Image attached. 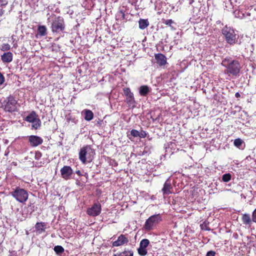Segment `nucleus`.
Masks as SVG:
<instances>
[{"label": "nucleus", "mask_w": 256, "mask_h": 256, "mask_svg": "<svg viewBox=\"0 0 256 256\" xmlns=\"http://www.w3.org/2000/svg\"><path fill=\"white\" fill-rule=\"evenodd\" d=\"M222 65L226 68L224 73L228 76H238L242 68L241 65L238 60L230 58H225L222 62Z\"/></svg>", "instance_id": "nucleus-1"}, {"label": "nucleus", "mask_w": 256, "mask_h": 256, "mask_svg": "<svg viewBox=\"0 0 256 256\" xmlns=\"http://www.w3.org/2000/svg\"><path fill=\"white\" fill-rule=\"evenodd\" d=\"M94 155V150L90 146L86 145L80 149L79 159L82 164H85L92 162Z\"/></svg>", "instance_id": "nucleus-2"}, {"label": "nucleus", "mask_w": 256, "mask_h": 256, "mask_svg": "<svg viewBox=\"0 0 256 256\" xmlns=\"http://www.w3.org/2000/svg\"><path fill=\"white\" fill-rule=\"evenodd\" d=\"M222 32L228 44L233 45L238 42V36L233 28L226 26L222 29Z\"/></svg>", "instance_id": "nucleus-3"}, {"label": "nucleus", "mask_w": 256, "mask_h": 256, "mask_svg": "<svg viewBox=\"0 0 256 256\" xmlns=\"http://www.w3.org/2000/svg\"><path fill=\"white\" fill-rule=\"evenodd\" d=\"M10 194L17 202L22 204H24L28 198V191L19 186H16L15 188H13V190L10 192Z\"/></svg>", "instance_id": "nucleus-4"}, {"label": "nucleus", "mask_w": 256, "mask_h": 256, "mask_svg": "<svg viewBox=\"0 0 256 256\" xmlns=\"http://www.w3.org/2000/svg\"><path fill=\"white\" fill-rule=\"evenodd\" d=\"M18 104L16 98L10 96L2 102V108L6 112H12L17 110Z\"/></svg>", "instance_id": "nucleus-5"}, {"label": "nucleus", "mask_w": 256, "mask_h": 256, "mask_svg": "<svg viewBox=\"0 0 256 256\" xmlns=\"http://www.w3.org/2000/svg\"><path fill=\"white\" fill-rule=\"evenodd\" d=\"M162 220V218L160 214L152 215L146 220L144 228L146 230H152Z\"/></svg>", "instance_id": "nucleus-6"}, {"label": "nucleus", "mask_w": 256, "mask_h": 256, "mask_svg": "<svg viewBox=\"0 0 256 256\" xmlns=\"http://www.w3.org/2000/svg\"><path fill=\"white\" fill-rule=\"evenodd\" d=\"M64 18L60 16L55 17L52 23V30L53 32H60L64 29Z\"/></svg>", "instance_id": "nucleus-7"}, {"label": "nucleus", "mask_w": 256, "mask_h": 256, "mask_svg": "<svg viewBox=\"0 0 256 256\" xmlns=\"http://www.w3.org/2000/svg\"><path fill=\"white\" fill-rule=\"evenodd\" d=\"M25 120L32 123V128L37 130L41 126V121L36 112L32 111L25 118Z\"/></svg>", "instance_id": "nucleus-8"}, {"label": "nucleus", "mask_w": 256, "mask_h": 256, "mask_svg": "<svg viewBox=\"0 0 256 256\" xmlns=\"http://www.w3.org/2000/svg\"><path fill=\"white\" fill-rule=\"evenodd\" d=\"M255 14L254 10H253L252 12H247L245 13L240 10H236L234 12V14L236 18L240 19H246L247 22L254 20L255 19L254 15Z\"/></svg>", "instance_id": "nucleus-9"}, {"label": "nucleus", "mask_w": 256, "mask_h": 256, "mask_svg": "<svg viewBox=\"0 0 256 256\" xmlns=\"http://www.w3.org/2000/svg\"><path fill=\"white\" fill-rule=\"evenodd\" d=\"M101 212V206L98 203L94 204L91 208L87 210V214L89 216H98Z\"/></svg>", "instance_id": "nucleus-10"}, {"label": "nucleus", "mask_w": 256, "mask_h": 256, "mask_svg": "<svg viewBox=\"0 0 256 256\" xmlns=\"http://www.w3.org/2000/svg\"><path fill=\"white\" fill-rule=\"evenodd\" d=\"M128 242V238L126 235L122 234L116 240L112 242V246L114 247L120 246L126 244Z\"/></svg>", "instance_id": "nucleus-11"}, {"label": "nucleus", "mask_w": 256, "mask_h": 256, "mask_svg": "<svg viewBox=\"0 0 256 256\" xmlns=\"http://www.w3.org/2000/svg\"><path fill=\"white\" fill-rule=\"evenodd\" d=\"M60 174L62 177L66 180H69L72 174H73V170L70 166H64L60 169Z\"/></svg>", "instance_id": "nucleus-12"}, {"label": "nucleus", "mask_w": 256, "mask_h": 256, "mask_svg": "<svg viewBox=\"0 0 256 256\" xmlns=\"http://www.w3.org/2000/svg\"><path fill=\"white\" fill-rule=\"evenodd\" d=\"M28 140L32 146L36 147L40 144H41L43 142V140L42 138L37 136L32 135L28 136Z\"/></svg>", "instance_id": "nucleus-13"}, {"label": "nucleus", "mask_w": 256, "mask_h": 256, "mask_svg": "<svg viewBox=\"0 0 256 256\" xmlns=\"http://www.w3.org/2000/svg\"><path fill=\"white\" fill-rule=\"evenodd\" d=\"M154 58L160 66H164L166 64V58L164 54H157L154 55Z\"/></svg>", "instance_id": "nucleus-14"}, {"label": "nucleus", "mask_w": 256, "mask_h": 256, "mask_svg": "<svg viewBox=\"0 0 256 256\" xmlns=\"http://www.w3.org/2000/svg\"><path fill=\"white\" fill-rule=\"evenodd\" d=\"M162 191L163 192V194L166 195H168L172 193V186L170 182L168 180H167L164 184Z\"/></svg>", "instance_id": "nucleus-15"}, {"label": "nucleus", "mask_w": 256, "mask_h": 256, "mask_svg": "<svg viewBox=\"0 0 256 256\" xmlns=\"http://www.w3.org/2000/svg\"><path fill=\"white\" fill-rule=\"evenodd\" d=\"M12 54L10 52H4L1 56V59L3 62L10 63L12 60Z\"/></svg>", "instance_id": "nucleus-16"}, {"label": "nucleus", "mask_w": 256, "mask_h": 256, "mask_svg": "<svg viewBox=\"0 0 256 256\" xmlns=\"http://www.w3.org/2000/svg\"><path fill=\"white\" fill-rule=\"evenodd\" d=\"M46 224L45 222H37L35 226L36 232L40 234L44 232L46 228Z\"/></svg>", "instance_id": "nucleus-17"}, {"label": "nucleus", "mask_w": 256, "mask_h": 256, "mask_svg": "<svg viewBox=\"0 0 256 256\" xmlns=\"http://www.w3.org/2000/svg\"><path fill=\"white\" fill-rule=\"evenodd\" d=\"M150 92V88L147 86H142L140 88V94L142 96H146Z\"/></svg>", "instance_id": "nucleus-18"}, {"label": "nucleus", "mask_w": 256, "mask_h": 256, "mask_svg": "<svg viewBox=\"0 0 256 256\" xmlns=\"http://www.w3.org/2000/svg\"><path fill=\"white\" fill-rule=\"evenodd\" d=\"M126 102L129 106H134L136 102L134 98L133 94H131L130 95L126 96Z\"/></svg>", "instance_id": "nucleus-19"}, {"label": "nucleus", "mask_w": 256, "mask_h": 256, "mask_svg": "<svg viewBox=\"0 0 256 256\" xmlns=\"http://www.w3.org/2000/svg\"><path fill=\"white\" fill-rule=\"evenodd\" d=\"M138 23L139 28L142 30L146 28L149 25V22L147 20L140 19Z\"/></svg>", "instance_id": "nucleus-20"}, {"label": "nucleus", "mask_w": 256, "mask_h": 256, "mask_svg": "<svg viewBox=\"0 0 256 256\" xmlns=\"http://www.w3.org/2000/svg\"><path fill=\"white\" fill-rule=\"evenodd\" d=\"M134 252L132 250H125L124 252L114 254V256H133Z\"/></svg>", "instance_id": "nucleus-21"}, {"label": "nucleus", "mask_w": 256, "mask_h": 256, "mask_svg": "<svg viewBox=\"0 0 256 256\" xmlns=\"http://www.w3.org/2000/svg\"><path fill=\"white\" fill-rule=\"evenodd\" d=\"M84 119L86 120H90L94 118V114L92 112L88 110H84Z\"/></svg>", "instance_id": "nucleus-22"}, {"label": "nucleus", "mask_w": 256, "mask_h": 256, "mask_svg": "<svg viewBox=\"0 0 256 256\" xmlns=\"http://www.w3.org/2000/svg\"><path fill=\"white\" fill-rule=\"evenodd\" d=\"M242 220L244 224L250 225L252 223V220L250 216L248 214H244L242 217Z\"/></svg>", "instance_id": "nucleus-23"}, {"label": "nucleus", "mask_w": 256, "mask_h": 256, "mask_svg": "<svg viewBox=\"0 0 256 256\" xmlns=\"http://www.w3.org/2000/svg\"><path fill=\"white\" fill-rule=\"evenodd\" d=\"M38 33L41 36H44L46 34V28L44 26H40L38 28Z\"/></svg>", "instance_id": "nucleus-24"}, {"label": "nucleus", "mask_w": 256, "mask_h": 256, "mask_svg": "<svg viewBox=\"0 0 256 256\" xmlns=\"http://www.w3.org/2000/svg\"><path fill=\"white\" fill-rule=\"evenodd\" d=\"M54 250L58 254H61L64 252V248L60 246H55Z\"/></svg>", "instance_id": "nucleus-25"}, {"label": "nucleus", "mask_w": 256, "mask_h": 256, "mask_svg": "<svg viewBox=\"0 0 256 256\" xmlns=\"http://www.w3.org/2000/svg\"><path fill=\"white\" fill-rule=\"evenodd\" d=\"M150 244V241L148 239H143L140 242V246L146 248Z\"/></svg>", "instance_id": "nucleus-26"}, {"label": "nucleus", "mask_w": 256, "mask_h": 256, "mask_svg": "<svg viewBox=\"0 0 256 256\" xmlns=\"http://www.w3.org/2000/svg\"><path fill=\"white\" fill-rule=\"evenodd\" d=\"M10 49V46L8 44H3L0 47V50L2 51H8Z\"/></svg>", "instance_id": "nucleus-27"}, {"label": "nucleus", "mask_w": 256, "mask_h": 256, "mask_svg": "<svg viewBox=\"0 0 256 256\" xmlns=\"http://www.w3.org/2000/svg\"><path fill=\"white\" fill-rule=\"evenodd\" d=\"M138 254L142 256H144L148 253L147 250L146 248H143L140 246L139 248H138Z\"/></svg>", "instance_id": "nucleus-28"}, {"label": "nucleus", "mask_w": 256, "mask_h": 256, "mask_svg": "<svg viewBox=\"0 0 256 256\" xmlns=\"http://www.w3.org/2000/svg\"><path fill=\"white\" fill-rule=\"evenodd\" d=\"M232 178V176L230 174H224L222 176V180L224 182H228Z\"/></svg>", "instance_id": "nucleus-29"}, {"label": "nucleus", "mask_w": 256, "mask_h": 256, "mask_svg": "<svg viewBox=\"0 0 256 256\" xmlns=\"http://www.w3.org/2000/svg\"><path fill=\"white\" fill-rule=\"evenodd\" d=\"M244 143V141L240 138H236L234 140V145L237 148H240Z\"/></svg>", "instance_id": "nucleus-30"}, {"label": "nucleus", "mask_w": 256, "mask_h": 256, "mask_svg": "<svg viewBox=\"0 0 256 256\" xmlns=\"http://www.w3.org/2000/svg\"><path fill=\"white\" fill-rule=\"evenodd\" d=\"M124 92L126 96L133 94L131 92L130 90L128 88H124Z\"/></svg>", "instance_id": "nucleus-31"}, {"label": "nucleus", "mask_w": 256, "mask_h": 256, "mask_svg": "<svg viewBox=\"0 0 256 256\" xmlns=\"http://www.w3.org/2000/svg\"><path fill=\"white\" fill-rule=\"evenodd\" d=\"M130 134L134 137H138L139 132L136 130H132L130 132Z\"/></svg>", "instance_id": "nucleus-32"}, {"label": "nucleus", "mask_w": 256, "mask_h": 256, "mask_svg": "<svg viewBox=\"0 0 256 256\" xmlns=\"http://www.w3.org/2000/svg\"><path fill=\"white\" fill-rule=\"evenodd\" d=\"M252 220L256 223V208L254 210L252 214Z\"/></svg>", "instance_id": "nucleus-33"}, {"label": "nucleus", "mask_w": 256, "mask_h": 256, "mask_svg": "<svg viewBox=\"0 0 256 256\" xmlns=\"http://www.w3.org/2000/svg\"><path fill=\"white\" fill-rule=\"evenodd\" d=\"M5 80L4 77L2 75V74L0 72V85L2 84Z\"/></svg>", "instance_id": "nucleus-34"}, {"label": "nucleus", "mask_w": 256, "mask_h": 256, "mask_svg": "<svg viewBox=\"0 0 256 256\" xmlns=\"http://www.w3.org/2000/svg\"><path fill=\"white\" fill-rule=\"evenodd\" d=\"M146 134L144 131H142L140 132H139L138 137L141 138H144L146 136Z\"/></svg>", "instance_id": "nucleus-35"}, {"label": "nucleus", "mask_w": 256, "mask_h": 256, "mask_svg": "<svg viewBox=\"0 0 256 256\" xmlns=\"http://www.w3.org/2000/svg\"><path fill=\"white\" fill-rule=\"evenodd\" d=\"M164 23L168 26H170L173 23V21L172 20H165Z\"/></svg>", "instance_id": "nucleus-36"}, {"label": "nucleus", "mask_w": 256, "mask_h": 256, "mask_svg": "<svg viewBox=\"0 0 256 256\" xmlns=\"http://www.w3.org/2000/svg\"><path fill=\"white\" fill-rule=\"evenodd\" d=\"M216 252L214 251H208L206 254V256H214Z\"/></svg>", "instance_id": "nucleus-37"}, {"label": "nucleus", "mask_w": 256, "mask_h": 256, "mask_svg": "<svg viewBox=\"0 0 256 256\" xmlns=\"http://www.w3.org/2000/svg\"><path fill=\"white\" fill-rule=\"evenodd\" d=\"M4 13V10H3L2 9H0V16H2Z\"/></svg>", "instance_id": "nucleus-38"}, {"label": "nucleus", "mask_w": 256, "mask_h": 256, "mask_svg": "<svg viewBox=\"0 0 256 256\" xmlns=\"http://www.w3.org/2000/svg\"><path fill=\"white\" fill-rule=\"evenodd\" d=\"M76 174L78 175V176H82V174H81V172H80V170H77V171H76Z\"/></svg>", "instance_id": "nucleus-39"}, {"label": "nucleus", "mask_w": 256, "mask_h": 256, "mask_svg": "<svg viewBox=\"0 0 256 256\" xmlns=\"http://www.w3.org/2000/svg\"><path fill=\"white\" fill-rule=\"evenodd\" d=\"M240 96V94L238 92L236 93V97L238 98V97Z\"/></svg>", "instance_id": "nucleus-40"}, {"label": "nucleus", "mask_w": 256, "mask_h": 256, "mask_svg": "<svg viewBox=\"0 0 256 256\" xmlns=\"http://www.w3.org/2000/svg\"><path fill=\"white\" fill-rule=\"evenodd\" d=\"M17 46H18L17 44H14V48H17Z\"/></svg>", "instance_id": "nucleus-41"}, {"label": "nucleus", "mask_w": 256, "mask_h": 256, "mask_svg": "<svg viewBox=\"0 0 256 256\" xmlns=\"http://www.w3.org/2000/svg\"><path fill=\"white\" fill-rule=\"evenodd\" d=\"M120 12L122 14V17L124 18V14L122 12Z\"/></svg>", "instance_id": "nucleus-42"}]
</instances>
